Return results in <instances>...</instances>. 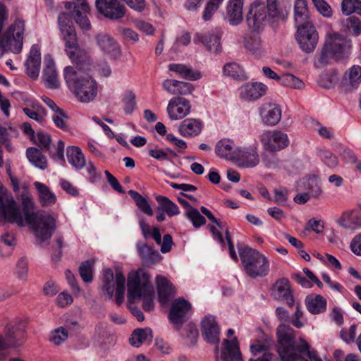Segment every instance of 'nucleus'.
<instances>
[{
  "instance_id": "obj_38",
  "label": "nucleus",
  "mask_w": 361,
  "mask_h": 361,
  "mask_svg": "<svg viewBox=\"0 0 361 361\" xmlns=\"http://www.w3.org/2000/svg\"><path fill=\"white\" fill-rule=\"evenodd\" d=\"M26 155L29 161L36 167L45 169L47 167V160L41 151L35 147H30L26 151Z\"/></svg>"
},
{
  "instance_id": "obj_39",
  "label": "nucleus",
  "mask_w": 361,
  "mask_h": 361,
  "mask_svg": "<svg viewBox=\"0 0 361 361\" xmlns=\"http://www.w3.org/2000/svg\"><path fill=\"white\" fill-rule=\"evenodd\" d=\"M306 306L311 313L319 314L326 310V302L320 295L309 296L306 298Z\"/></svg>"
},
{
  "instance_id": "obj_1",
  "label": "nucleus",
  "mask_w": 361,
  "mask_h": 361,
  "mask_svg": "<svg viewBox=\"0 0 361 361\" xmlns=\"http://www.w3.org/2000/svg\"><path fill=\"white\" fill-rule=\"evenodd\" d=\"M76 67L66 66L64 78L68 87L73 88L75 96L82 102L92 101L97 94V84L86 71H89L90 59L87 63H75Z\"/></svg>"
},
{
  "instance_id": "obj_12",
  "label": "nucleus",
  "mask_w": 361,
  "mask_h": 361,
  "mask_svg": "<svg viewBox=\"0 0 361 361\" xmlns=\"http://www.w3.org/2000/svg\"><path fill=\"white\" fill-rule=\"evenodd\" d=\"M296 39L303 51L311 53L317 45L318 32L312 24L300 25L297 27Z\"/></svg>"
},
{
  "instance_id": "obj_24",
  "label": "nucleus",
  "mask_w": 361,
  "mask_h": 361,
  "mask_svg": "<svg viewBox=\"0 0 361 361\" xmlns=\"http://www.w3.org/2000/svg\"><path fill=\"white\" fill-rule=\"evenodd\" d=\"M41 65L40 49L38 45L32 46L28 59L25 62L27 73L32 79L35 80L39 76Z\"/></svg>"
},
{
  "instance_id": "obj_36",
  "label": "nucleus",
  "mask_w": 361,
  "mask_h": 361,
  "mask_svg": "<svg viewBox=\"0 0 361 361\" xmlns=\"http://www.w3.org/2000/svg\"><path fill=\"white\" fill-rule=\"evenodd\" d=\"M69 163L76 169H81L85 165V159L81 149L75 146H70L66 149Z\"/></svg>"
},
{
  "instance_id": "obj_51",
  "label": "nucleus",
  "mask_w": 361,
  "mask_h": 361,
  "mask_svg": "<svg viewBox=\"0 0 361 361\" xmlns=\"http://www.w3.org/2000/svg\"><path fill=\"white\" fill-rule=\"evenodd\" d=\"M317 11L324 17L329 18L333 11L329 4L325 0H312Z\"/></svg>"
},
{
  "instance_id": "obj_27",
  "label": "nucleus",
  "mask_w": 361,
  "mask_h": 361,
  "mask_svg": "<svg viewBox=\"0 0 361 361\" xmlns=\"http://www.w3.org/2000/svg\"><path fill=\"white\" fill-rule=\"evenodd\" d=\"M239 147L230 140H221L217 142L215 147L216 154L223 159L235 161L238 158Z\"/></svg>"
},
{
  "instance_id": "obj_15",
  "label": "nucleus",
  "mask_w": 361,
  "mask_h": 361,
  "mask_svg": "<svg viewBox=\"0 0 361 361\" xmlns=\"http://www.w3.org/2000/svg\"><path fill=\"white\" fill-rule=\"evenodd\" d=\"M190 109L189 100L182 97H174L169 102L167 113L171 120H180L188 115Z\"/></svg>"
},
{
  "instance_id": "obj_58",
  "label": "nucleus",
  "mask_w": 361,
  "mask_h": 361,
  "mask_svg": "<svg viewBox=\"0 0 361 361\" xmlns=\"http://www.w3.org/2000/svg\"><path fill=\"white\" fill-rule=\"evenodd\" d=\"M178 80L166 79L162 82V87L171 94H177Z\"/></svg>"
},
{
  "instance_id": "obj_43",
  "label": "nucleus",
  "mask_w": 361,
  "mask_h": 361,
  "mask_svg": "<svg viewBox=\"0 0 361 361\" xmlns=\"http://www.w3.org/2000/svg\"><path fill=\"white\" fill-rule=\"evenodd\" d=\"M129 195L133 198V200L135 201L136 205L137 207L145 214L152 216L153 214V211L149 204L147 200L142 197L140 194H139L137 192L130 190L128 191Z\"/></svg>"
},
{
  "instance_id": "obj_54",
  "label": "nucleus",
  "mask_w": 361,
  "mask_h": 361,
  "mask_svg": "<svg viewBox=\"0 0 361 361\" xmlns=\"http://www.w3.org/2000/svg\"><path fill=\"white\" fill-rule=\"evenodd\" d=\"M68 338V332L63 328L60 327L53 331L50 336V341L55 345H59Z\"/></svg>"
},
{
  "instance_id": "obj_28",
  "label": "nucleus",
  "mask_w": 361,
  "mask_h": 361,
  "mask_svg": "<svg viewBox=\"0 0 361 361\" xmlns=\"http://www.w3.org/2000/svg\"><path fill=\"white\" fill-rule=\"evenodd\" d=\"M224 348L221 351L222 361H242L238 339L234 337L232 340H224Z\"/></svg>"
},
{
  "instance_id": "obj_41",
  "label": "nucleus",
  "mask_w": 361,
  "mask_h": 361,
  "mask_svg": "<svg viewBox=\"0 0 361 361\" xmlns=\"http://www.w3.org/2000/svg\"><path fill=\"white\" fill-rule=\"evenodd\" d=\"M341 25L345 32H350L357 37L361 34V21L355 16H350L341 20Z\"/></svg>"
},
{
  "instance_id": "obj_20",
  "label": "nucleus",
  "mask_w": 361,
  "mask_h": 361,
  "mask_svg": "<svg viewBox=\"0 0 361 361\" xmlns=\"http://www.w3.org/2000/svg\"><path fill=\"white\" fill-rule=\"evenodd\" d=\"M97 44L101 50L113 59H117L121 54L118 44L109 34L102 32L96 36Z\"/></svg>"
},
{
  "instance_id": "obj_45",
  "label": "nucleus",
  "mask_w": 361,
  "mask_h": 361,
  "mask_svg": "<svg viewBox=\"0 0 361 361\" xmlns=\"http://www.w3.org/2000/svg\"><path fill=\"white\" fill-rule=\"evenodd\" d=\"M340 224L347 228L356 229L361 227V214L346 213L343 219L339 221Z\"/></svg>"
},
{
  "instance_id": "obj_22",
  "label": "nucleus",
  "mask_w": 361,
  "mask_h": 361,
  "mask_svg": "<svg viewBox=\"0 0 361 361\" xmlns=\"http://www.w3.org/2000/svg\"><path fill=\"white\" fill-rule=\"evenodd\" d=\"M273 295L276 300L286 302L290 307H292L294 304V299L288 279L282 278L276 281L273 287Z\"/></svg>"
},
{
  "instance_id": "obj_3",
  "label": "nucleus",
  "mask_w": 361,
  "mask_h": 361,
  "mask_svg": "<svg viewBox=\"0 0 361 361\" xmlns=\"http://www.w3.org/2000/svg\"><path fill=\"white\" fill-rule=\"evenodd\" d=\"M352 47L350 38L338 32L329 34L321 49L315 54L314 64L317 68H322L330 63L332 59H345L350 54Z\"/></svg>"
},
{
  "instance_id": "obj_33",
  "label": "nucleus",
  "mask_w": 361,
  "mask_h": 361,
  "mask_svg": "<svg viewBox=\"0 0 361 361\" xmlns=\"http://www.w3.org/2000/svg\"><path fill=\"white\" fill-rule=\"evenodd\" d=\"M310 15L306 0H296L294 6V19L296 27L312 24L309 20Z\"/></svg>"
},
{
  "instance_id": "obj_40",
  "label": "nucleus",
  "mask_w": 361,
  "mask_h": 361,
  "mask_svg": "<svg viewBox=\"0 0 361 361\" xmlns=\"http://www.w3.org/2000/svg\"><path fill=\"white\" fill-rule=\"evenodd\" d=\"M156 200L159 204L158 210L164 212L168 216H172L180 213L178 207L168 197L162 195L156 197Z\"/></svg>"
},
{
  "instance_id": "obj_63",
  "label": "nucleus",
  "mask_w": 361,
  "mask_h": 361,
  "mask_svg": "<svg viewBox=\"0 0 361 361\" xmlns=\"http://www.w3.org/2000/svg\"><path fill=\"white\" fill-rule=\"evenodd\" d=\"M177 89V94L186 95L192 93L194 87L190 82L179 81Z\"/></svg>"
},
{
  "instance_id": "obj_30",
  "label": "nucleus",
  "mask_w": 361,
  "mask_h": 361,
  "mask_svg": "<svg viewBox=\"0 0 361 361\" xmlns=\"http://www.w3.org/2000/svg\"><path fill=\"white\" fill-rule=\"evenodd\" d=\"M262 121L267 126H275L281 120V110L275 104H266L260 109Z\"/></svg>"
},
{
  "instance_id": "obj_31",
  "label": "nucleus",
  "mask_w": 361,
  "mask_h": 361,
  "mask_svg": "<svg viewBox=\"0 0 361 361\" xmlns=\"http://www.w3.org/2000/svg\"><path fill=\"white\" fill-rule=\"evenodd\" d=\"M243 0H230L227 6L226 13L229 23L233 25H239L243 20Z\"/></svg>"
},
{
  "instance_id": "obj_21",
  "label": "nucleus",
  "mask_w": 361,
  "mask_h": 361,
  "mask_svg": "<svg viewBox=\"0 0 361 361\" xmlns=\"http://www.w3.org/2000/svg\"><path fill=\"white\" fill-rule=\"evenodd\" d=\"M24 331L25 327L21 322L18 324H9L6 327L4 339L8 344V348H16L23 343Z\"/></svg>"
},
{
  "instance_id": "obj_13",
  "label": "nucleus",
  "mask_w": 361,
  "mask_h": 361,
  "mask_svg": "<svg viewBox=\"0 0 361 361\" xmlns=\"http://www.w3.org/2000/svg\"><path fill=\"white\" fill-rule=\"evenodd\" d=\"M260 140L267 150L271 152L280 151L289 144L287 134L280 130H269L260 135Z\"/></svg>"
},
{
  "instance_id": "obj_9",
  "label": "nucleus",
  "mask_w": 361,
  "mask_h": 361,
  "mask_svg": "<svg viewBox=\"0 0 361 361\" xmlns=\"http://www.w3.org/2000/svg\"><path fill=\"white\" fill-rule=\"evenodd\" d=\"M101 280L102 292L106 294V299L111 300L115 293L116 304L121 305L126 290V279L122 272L116 271L114 275L111 269H104Z\"/></svg>"
},
{
  "instance_id": "obj_55",
  "label": "nucleus",
  "mask_w": 361,
  "mask_h": 361,
  "mask_svg": "<svg viewBox=\"0 0 361 361\" xmlns=\"http://www.w3.org/2000/svg\"><path fill=\"white\" fill-rule=\"evenodd\" d=\"M319 156L329 167H335L338 164L337 157L329 151L321 150Z\"/></svg>"
},
{
  "instance_id": "obj_53",
  "label": "nucleus",
  "mask_w": 361,
  "mask_h": 361,
  "mask_svg": "<svg viewBox=\"0 0 361 361\" xmlns=\"http://www.w3.org/2000/svg\"><path fill=\"white\" fill-rule=\"evenodd\" d=\"M28 273V263L25 257H23L18 259L16 264V274L18 278L25 280Z\"/></svg>"
},
{
  "instance_id": "obj_47",
  "label": "nucleus",
  "mask_w": 361,
  "mask_h": 361,
  "mask_svg": "<svg viewBox=\"0 0 361 361\" xmlns=\"http://www.w3.org/2000/svg\"><path fill=\"white\" fill-rule=\"evenodd\" d=\"M94 260L88 259L81 263L79 267V273L83 281L90 283L92 281V268Z\"/></svg>"
},
{
  "instance_id": "obj_5",
  "label": "nucleus",
  "mask_w": 361,
  "mask_h": 361,
  "mask_svg": "<svg viewBox=\"0 0 361 361\" xmlns=\"http://www.w3.org/2000/svg\"><path fill=\"white\" fill-rule=\"evenodd\" d=\"M285 18V14L277 7L276 0H267V5L257 2L251 4L246 21L249 30L259 32L264 29L269 20H271L273 24L283 21Z\"/></svg>"
},
{
  "instance_id": "obj_2",
  "label": "nucleus",
  "mask_w": 361,
  "mask_h": 361,
  "mask_svg": "<svg viewBox=\"0 0 361 361\" xmlns=\"http://www.w3.org/2000/svg\"><path fill=\"white\" fill-rule=\"evenodd\" d=\"M21 200L25 220L35 231L37 238L41 242L50 239L56 228V219L44 212H34V202L27 191L21 194Z\"/></svg>"
},
{
  "instance_id": "obj_6",
  "label": "nucleus",
  "mask_w": 361,
  "mask_h": 361,
  "mask_svg": "<svg viewBox=\"0 0 361 361\" xmlns=\"http://www.w3.org/2000/svg\"><path fill=\"white\" fill-rule=\"evenodd\" d=\"M58 24L65 42V51L73 63H87V52L79 48L73 17L68 13L62 12L59 15Z\"/></svg>"
},
{
  "instance_id": "obj_46",
  "label": "nucleus",
  "mask_w": 361,
  "mask_h": 361,
  "mask_svg": "<svg viewBox=\"0 0 361 361\" xmlns=\"http://www.w3.org/2000/svg\"><path fill=\"white\" fill-rule=\"evenodd\" d=\"M278 82L282 85L295 89H301L304 85L302 80L290 73H286L279 76Z\"/></svg>"
},
{
  "instance_id": "obj_16",
  "label": "nucleus",
  "mask_w": 361,
  "mask_h": 361,
  "mask_svg": "<svg viewBox=\"0 0 361 361\" xmlns=\"http://www.w3.org/2000/svg\"><path fill=\"white\" fill-rule=\"evenodd\" d=\"M201 334L203 339L207 343L211 345H217L219 343L220 329L213 316H206L202 320Z\"/></svg>"
},
{
  "instance_id": "obj_23",
  "label": "nucleus",
  "mask_w": 361,
  "mask_h": 361,
  "mask_svg": "<svg viewBox=\"0 0 361 361\" xmlns=\"http://www.w3.org/2000/svg\"><path fill=\"white\" fill-rule=\"evenodd\" d=\"M42 79L45 86L49 89H56L59 87L60 82L55 64L49 55L44 56V69L43 71Z\"/></svg>"
},
{
  "instance_id": "obj_19",
  "label": "nucleus",
  "mask_w": 361,
  "mask_h": 361,
  "mask_svg": "<svg viewBox=\"0 0 361 361\" xmlns=\"http://www.w3.org/2000/svg\"><path fill=\"white\" fill-rule=\"evenodd\" d=\"M136 248L138 255L145 266L150 267L159 262L162 257L153 247L142 242H137Z\"/></svg>"
},
{
  "instance_id": "obj_8",
  "label": "nucleus",
  "mask_w": 361,
  "mask_h": 361,
  "mask_svg": "<svg viewBox=\"0 0 361 361\" xmlns=\"http://www.w3.org/2000/svg\"><path fill=\"white\" fill-rule=\"evenodd\" d=\"M238 250L244 271L250 278L266 276L269 271L268 259L255 249L238 244Z\"/></svg>"
},
{
  "instance_id": "obj_4",
  "label": "nucleus",
  "mask_w": 361,
  "mask_h": 361,
  "mask_svg": "<svg viewBox=\"0 0 361 361\" xmlns=\"http://www.w3.org/2000/svg\"><path fill=\"white\" fill-rule=\"evenodd\" d=\"M141 298L143 300V309L145 311H152L154 307V287L150 281V275L144 269L131 271L128 276V300Z\"/></svg>"
},
{
  "instance_id": "obj_59",
  "label": "nucleus",
  "mask_w": 361,
  "mask_h": 361,
  "mask_svg": "<svg viewBox=\"0 0 361 361\" xmlns=\"http://www.w3.org/2000/svg\"><path fill=\"white\" fill-rule=\"evenodd\" d=\"M63 118H66V116L62 109L57 111L56 114L52 116V120L54 124L59 128L66 130L67 126L63 121Z\"/></svg>"
},
{
  "instance_id": "obj_42",
  "label": "nucleus",
  "mask_w": 361,
  "mask_h": 361,
  "mask_svg": "<svg viewBox=\"0 0 361 361\" xmlns=\"http://www.w3.org/2000/svg\"><path fill=\"white\" fill-rule=\"evenodd\" d=\"M224 74L226 76L231 77L235 80H243L245 79V71L236 63H228L223 68Z\"/></svg>"
},
{
  "instance_id": "obj_37",
  "label": "nucleus",
  "mask_w": 361,
  "mask_h": 361,
  "mask_svg": "<svg viewBox=\"0 0 361 361\" xmlns=\"http://www.w3.org/2000/svg\"><path fill=\"white\" fill-rule=\"evenodd\" d=\"M169 70L178 73L183 78L196 80L200 78V73L198 71H194L190 67L184 64L171 63L169 65Z\"/></svg>"
},
{
  "instance_id": "obj_48",
  "label": "nucleus",
  "mask_w": 361,
  "mask_h": 361,
  "mask_svg": "<svg viewBox=\"0 0 361 361\" xmlns=\"http://www.w3.org/2000/svg\"><path fill=\"white\" fill-rule=\"evenodd\" d=\"M341 6V11L345 16L357 13L361 9V0H342Z\"/></svg>"
},
{
  "instance_id": "obj_61",
  "label": "nucleus",
  "mask_w": 361,
  "mask_h": 361,
  "mask_svg": "<svg viewBox=\"0 0 361 361\" xmlns=\"http://www.w3.org/2000/svg\"><path fill=\"white\" fill-rule=\"evenodd\" d=\"M104 173L106 176L107 181L110 184V185L119 193H124V190H123L122 186L118 183V180L109 173V171H105Z\"/></svg>"
},
{
  "instance_id": "obj_10",
  "label": "nucleus",
  "mask_w": 361,
  "mask_h": 361,
  "mask_svg": "<svg viewBox=\"0 0 361 361\" xmlns=\"http://www.w3.org/2000/svg\"><path fill=\"white\" fill-rule=\"evenodd\" d=\"M24 31L25 21L16 19L1 36L0 47L4 51L20 53L23 44Z\"/></svg>"
},
{
  "instance_id": "obj_34",
  "label": "nucleus",
  "mask_w": 361,
  "mask_h": 361,
  "mask_svg": "<svg viewBox=\"0 0 361 361\" xmlns=\"http://www.w3.org/2000/svg\"><path fill=\"white\" fill-rule=\"evenodd\" d=\"M179 133L184 137L196 136L202 129V123L200 120L188 118L183 121L179 126Z\"/></svg>"
},
{
  "instance_id": "obj_29",
  "label": "nucleus",
  "mask_w": 361,
  "mask_h": 361,
  "mask_svg": "<svg viewBox=\"0 0 361 361\" xmlns=\"http://www.w3.org/2000/svg\"><path fill=\"white\" fill-rule=\"evenodd\" d=\"M238 158L235 159L239 164L245 168H252L259 162V157L255 148H240L238 152Z\"/></svg>"
},
{
  "instance_id": "obj_49",
  "label": "nucleus",
  "mask_w": 361,
  "mask_h": 361,
  "mask_svg": "<svg viewBox=\"0 0 361 361\" xmlns=\"http://www.w3.org/2000/svg\"><path fill=\"white\" fill-rule=\"evenodd\" d=\"M185 216L192 221L195 228H199L206 223L205 218L200 213L197 209L190 208L185 212Z\"/></svg>"
},
{
  "instance_id": "obj_26",
  "label": "nucleus",
  "mask_w": 361,
  "mask_h": 361,
  "mask_svg": "<svg viewBox=\"0 0 361 361\" xmlns=\"http://www.w3.org/2000/svg\"><path fill=\"white\" fill-rule=\"evenodd\" d=\"M159 301L162 304H167L176 295L173 284L165 277L157 276L156 278Z\"/></svg>"
},
{
  "instance_id": "obj_11",
  "label": "nucleus",
  "mask_w": 361,
  "mask_h": 361,
  "mask_svg": "<svg viewBox=\"0 0 361 361\" xmlns=\"http://www.w3.org/2000/svg\"><path fill=\"white\" fill-rule=\"evenodd\" d=\"M0 219L8 223L16 224L20 227L25 226L23 215L20 207L8 195L6 188L0 184Z\"/></svg>"
},
{
  "instance_id": "obj_52",
  "label": "nucleus",
  "mask_w": 361,
  "mask_h": 361,
  "mask_svg": "<svg viewBox=\"0 0 361 361\" xmlns=\"http://www.w3.org/2000/svg\"><path fill=\"white\" fill-rule=\"evenodd\" d=\"M75 22L83 30H89L91 27L90 22L88 18L85 16L80 8H75Z\"/></svg>"
},
{
  "instance_id": "obj_35",
  "label": "nucleus",
  "mask_w": 361,
  "mask_h": 361,
  "mask_svg": "<svg viewBox=\"0 0 361 361\" xmlns=\"http://www.w3.org/2000/svg\"><path fill=\"white\" fill-rule=\"evenodd\" d=\"M152 331L149 328L136 329L129 338L130 344L138 348L144 343H150L152 341Z\"/></svg>"
},
{
  "instance_id": "obj_7",
  "label": "nucleus",
  "mask_w": 361,
  "mask_h": 361,
  "mask_svg": "<svg viewBox=\"0 0 361 361\" xmlns=\"http://www.w3.org/2000/svg\"><path fill=\"white\" fill-rule=\"evenodd\" d=\"M276 333L279 341L277 351L281 361H300L302 349L305 344L308 343L304 339L300 338V343L297 344L295 331L288 325H279Z\"/></svg>"
},
{
  "instance_id": "obj_64",
  "label": "nucleus",
  "mask_w": 361,
  "mask_h": 361,
  "mask_svg": "<svg viewBox=\"0 0 361 361\" xmlns=\"http://www.w3.org/2000/svg\"><path fill=\"white\" fill-rule=\"evenodd\" d=\"M135 23L137 28L147 35H152L154 33V29L149 23L144 20H136Z\"/></svg>"
},
{
  "instance_id": "obj_57",
  "label": "nucleus",
  "mask_w": 361,
  "mask_h": 361,
  "mask_svg": "<svg viewBox=\"0 0 361 361\" xmlns=\"http://www.w3.org/2000/svg\"><path fill=\"white\" fill-rule=\"evenodd\" d=\"M302 355L300 361H322L318 356L314 350H310V346L309 344H305L302 349Z\"/></svg>"
},
{
  "instance_id": "obj_44",
  "label": "nucleus",
  "mask_w": 361,
  "mask_h": 361,
  "mask_svg": "<svg viewBox=\"0 0 361 361\" xmlns=\"http://www.w3.org/2000/svg\"><path fill=\"white\" fill-rule=\"evenodd\" d=\"M23 111L26 116L37 122L42 123L44 121L46 110L38 104H32V109L28 107L23 108Z\"/></svg>"
},
{
  "instance_id": "obj_50",
  "label": "nucleus",
  "mask_w": 361,
  "mask_h": 361,
  "mask_svg": "<svg viewBox=\"0 0 361 361\" xmlns=\"http://www.w3.org/2000/svg\"><path fill=\"white\" fill-rule=\"evenodd\" d=\"M223 1L224 0H209L205 6L202 14V19L204 21L211 20L212 16L218 10Z\"/></svg>"
},
{
  "instance_id": "obj_56",
  "label": "nucleus",
  "mask_w": 361,
  "mask_h": 361,
  "mask_svg": "<svg viewBox=\"0 0 361 361\" xmlns=\"http://www.w3.org/2000/svg\"><path fill=\"white\" fill-rule=\"evenodd\" d=\"M123 102L125 112L130 114L134 111L136 105L135 94L132 92H127L123 99Z\"/></svg>"
},
{
  "instance_id": "obj_62",
  "label": "nucleus",
  "mask_w": 361,
  "mask_h": 361,
  "mask_svg": "<svg viewBox=\"0 0 361 361\" xmlns=\"http://www.w3.org/2000/svg\"><path fill=\"white\" fill-rule=\"evenodd\" d=\"M37 140L38 144H39L41 147L49 150L51 142V138L49 134L39 132L37 133Z\"/></svg>"
},
{
  "instance_id": "obj_60",
  "label": "nucleus",
  "mask_w": 361,
  "mask_h": 361,
  "mask_svg": "<svg viewBox=\"0 0 361 361\" xmlns=\"http://www.w3.org/2000/svg\"><path fill=\"white\" fill-rule=\"evenodd\" d=\"M149 155L157 160H159V161H164V160L169 159V157L168 154L165 151H164L163 149L158 148V147L149 149Z\"/></svg>"
},
{
  "instance_id": "obj_14",
  "label": "nucleus",
  "mask_w": 361,
  "mask_h": 361,
  "mask_svg": "<svg viewBox=\"0 0 361 361\" xmlns=\"http://www.w3.org/2000/svg\"><path fill=\"white\" fill-rule=\"evenodd\" d=\"M191 305L183 298L175 300L171 307L169 319L178 328L185 322L190 314Z\"/></svg>"
},
{
  "instance_id": "obj_17",
  "label": "nucleus",
  "mask_w": 361,
  "mask_h": 361,
  "mask_svg": "<svg viewBox=\"0 0 361 361\" xmlns=\"http://www.w3.org/2000/svg\"><path fill=\"white\" fill-rule=\"evenodd\" d=\"M221 32L215 29L204 34L197 33L193 41L195 44L202 43L210 52L218 53L221 50Z\"/></svg>"
},
{
  "instance_id": "obj_32",
  "label": "nucleus",
  "mask_w": 361,
  "mask_h": 361,
  "mask_svg": "<svg viewBox=\"0 0 361 361\" xmlns=\"http://www.w3.org/2000/svg\"><path fill=\"white\" fill-rule=\"evenodd\" d=\"M34 185L42 207H51L56 203V196L47 185L38 181L35 182Z\"/></svg>"
},
{
  "instance_id": "obj_18",
  "label": "nucleus",
  "mask_w": 361,
  "mask_h": 361,
  "mask_svg": "<svg viewBox=\"0 0 361 361\" xmlns=\"http://www.w3.org/2000/svg\"><path fill=\"white\" fill-rule=\"evenodd\" d=\"M361 83V66L353 65L343 74L341 87L345 92H351L357 90Z\"/></svg>"
},
{
  "instance_id": "obj_25",
  "label": "nucleus",
  "mask_w": 361,
  "mask_h": 361,
  "mask_svg": "<svg viewBox=\"0 0 361 361\" xmlns=\"http://www.w3.org/2000/svg\"><path fill=\"white\" fill-rule=\"evenodd\" d=\"M267 89L262 82L246 83L239 89L240 97L245 100H256L265 94Z\"/></svg>"
}]
</instances>
